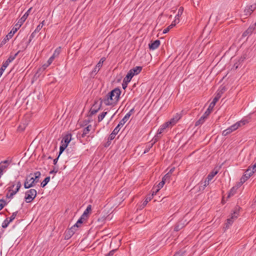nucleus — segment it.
Instances as JSON below:
<instances>
[{"label":"nucleus","mask_w":256,"mask_h":256,"mask_svg":"<svg viewBox=\"0 0 256 256\" xmlns=\"http://www.w3.org/2000/svg\"><path fill=\"white\" fill-rule=\"evenodd\" d=\"M30 10V8L29 9L27 12H26L23 16L19 20L18 22H17V26L19 25V26L18 28H17V30L18 29L20 28L22 26V25L23 24V23L25 22L26 19L27 18L28 14V12Z\"/></svg>","instance_id":"obj_14"},{"label":"nucleus","mask_w":256,"mask_h":256,"mask_svg":"<svg viewBox=\"0 0 256 256\" xmlns=\"http://www.w3.org/2000/svg\"><path fill=\"white\" fill-rule=\"evenodd\" d=\"M36 196V190L34 189H30L27 190L25 194L24 199L26 202H32Z\"/></svg>","instance_id":"obj_4"},{"label":"nucleus","mask_w":256,"mask_h":256,"mask_svg":"<svg viewBox=\"0 0 256 256\" xmlns=\"http://www.w3.org/2000/svg\"><path fill=\"white\" fill-rule=\"evenodd\" d=\"M121 91L119 88H115L105 96L102 102L106 106L116 104L120 98Z\"/></svg>","instance_id":"obj_1"},{"label":"nucleus","mask_w":256,"mask_h":256,"mask_svg":"<svg viewBox=\"0 0 256 256\" xmlns=\"http://www.w3.org/2000/svg\"><path fill=\"white\" fill-rule=\"evenodd\" d=\"M90 120H86L82 122V123L80 124L81 126H86L89 122H90Z\"/></svg>","instance_id":"obj_52"},{"label":"nucleus","mask_w":256,"mask_h":256,"mask_svg":"<svg viewBox=\"0 0 256 256\" xmlns=\"http://www.w3.org/2000/svg\"><path fill=\"white\" fill-rule=\"evenodd\" d=\"M134 108L131 109L129 112L126 114L125 116L121 120L120 124L122 123H126L128 120L129 119L130 116L134 112Z\"/></svg>","instance_id":"obj_16"},{"label":"nucleus","mask_w":256,"mask_h":256,"mask_svg":"<svg viewBox=\"0 0 256 256\" xmlns=\"http://www.w3.org/2000/svg\"><path fill=\"white\" fill-rule=\"evenodd\" d=\"M86 220V218H85V217H83V216L82 215V216L78 220L77 222L72 226H74V228L76 230L77 228L80 227V225L84 222V220Z\"/></svg>","instance_id":"obj_21"},{"label":"nucleus","mask_w":256,"mask_h":256,"mask_svg":"<svg viewBox=\"0 0 256 256\" xmlns=\"http://www.w3.org/2000/svg\"><path fill=\"white\" fill-rule=\"evenodd\" d=\"M60 52H61V48L60 46L58 48H57L55 50L52 56H54V58L57 57L58 56V55L60 54Z\"/></svg>","instance_id":"obj_33"},{"label":"nucleus","mask_w":256,"mask_h":256,"mask_svg":"<svg viewBox=\"0 0 256 256\" xmlns=\"http://www.w3.org/2000/svg\"><path fill=\"white\" fill-rule=\"evenodd\" d=\"M244 16H248L252 14L251 12L250 11V8H248V6L246 7V8L244 11Z\"/></svg>","instance_id":"obj_40"},{"label":"nucleus","mask_w":256,"mask_h":256,"mask_svg":"<svg viewBox=\"0 0 256 256\" xmlns=\"http://www.w3.org/2000/svg\"><path fill=\"white\" fill-rule=\"evenodd\" d=\"M164 180H162L156 186H154L152 188V192L153 193H154L155 195H156L157 192H158L164 186Z\"/></svg>","instance_id":"obj_12"},{"label":"nucleus","mask_w":256,"mask_h":256,"mask_svg":"<svg viewBox=\"0 0 256 256\" xmlns=\"http://www.w3.org/2000/svg\"><path fill=\"white\" fill-rule=\"evenodd\" d=\"M102 101H101L100 104H98L97 102H95L92 108H90L88 116L91 117L94 114H96L100 109Z\"/></svg>","instance_id":"obj_7"},{"label":"nucleus","mask_w":256,"mask_h":256,"mask_svg":"<svg viewBox=\"0 0 256 256\" xmlns=\"http://www.w3.org/2000/svg\"><path fill=\"white\" fill-rule=\"evenodd\" d=\"M16 217V212H13L12 215L9 217L7 218H8V221L10 222H12Z\"/></svg>","instance_id":"obj_46"},{"label":"nucleus","mask_w":256,"mask_h":256,"mask_svg":"<svg viewBox=\"0 0 256 256\" xmlns=\"http://www.w3.org/2000/svg\"><path fill=\"white\" fill-rule=\"evenodd\" d=\"M76 229L74 226H72L68 230L65 234V239L68 240L75 233Z\"/></svg>","instance_id":"obj_13"},{"label":"nucleus","mask_w":256,"mask_h":256,"mask_svg":"<svg viewBox=\"0 0 256 256\" xmlns=\"http://www.w3.org/2000/svg\"><path fill=\"white\" fill-rule=\"evenodd\" d=\"M161 138L160 134H158V132H157L156 134L154 137L152 139L153 142H152L154 144L158 141Z\"/></svg>","instance_id":"obj_36"},{"label":"nucleus","mask_w":256,"mask_h":256,"mask_svg":"<svg viewBox=\"0 0 256 256\" xmlns=\"http://www.w3.org/2000/svg\"><path fill=\"white\" fill-rule=\"evenodd\" d=\"M218 172V170L214 168L207 176L206 180H208V181H210Z\"/></svg>","instance_id":"obj_22"},{"label":"nucleus","mask_w":256,"mask_h":256,"mask_svg":"<svg viewBox=\"0 0 256 256\" xmlns=\"http://www.w3.org/2000/svg\"><path fill=\"white\" fill-rule=\"evenodd\" d=\"M26 125L27 124H20L17 128V130L23 131L26 128Z\"/></svg>","instance_id":"obj_44"},{"label":"nucleus","mask_w":256,"mask_h":256,"mask_svg":"<svg viewBox=\"0 0 256 256\" xmlns=\"http://www.w3.org/2000/svg\"><path fill=\"white\" fill-rule=\"evenodd\" d=\"M213 108H212V106H210V105L209 106L208 108L206 110L204 114L200 118V119L197 120L195 123V126H198L200 124H202L206 119L208 118V116H209L210 113L211 112V111L212 110Z\"/></svg>","instance_id":"obj_6"},{"label":"nucleus","mask_w":256,"mask_h":256,"mask_svg":"<svg viewBox=\"0 0 256 256\" xmlns=\"http://www.w3.org/2000/svg\"><path fill=\"white\" fill-rule=\"evenodd\" d=\"M16 57V53L12 52L9 58L6 60L7 62H8L9 63L11 62L12 61H13L14 60Z\"/></svg>","instance_id":"obj_32"},{"label":"nucleus","mask_w":256,"mask_h":256,"mask_svg":"<svg viewBox=\"0 0 256 256\" xmlns=\"http://www.w3.org/2000/svg\"><path fill=\"white\" fill-rule=\"evenodd\" d=\"M240 65V64H239L238 62H235L233 66V67L232 68V70H236L239 67V66Z\"/></svg>","instance_id":"obj_53"},{"label":"nucleus","mask_w":256,"mask_h":256,"mask_svg":"<svg viewBox=\"0 0 256 256\" xmlns=\"http://www.w3.org/2000/svg\"><path fill=\"white\" fill-rule=\"evenodd\" d=\"M10 222L8 221V218H6L2 224V227L3 228H6L10 224Z\"/></svg>","instance_id":"obj_47"},{"label":"nucleus","mask_w":256,"mask_h":256,"mask_svg":"<svg viewBox=\"0 0 256 256\" xmlns=\"http://www.w3.org/2000/svg\"><path fill=\"white\" fill-rule=\"evenodd\" d=\"M128 83V82H126L124 80H123L122 84V86L124 90H125L127 88Z\"/></svg>","instance_id":"obj_56"},{"label":"nucleus","mask_w":256,"mask_h":256,"mask_svg":"<svg viewBox=\"0 0 256 256\" xmlns=\"http://www.w3.org/2000/svg\"><path fill=\"white\" fill-rule=\"evenodd\" d=\"M92 126V125L89 124L86 128H85L82 131V137L84 138L88 133L90 132Z\"/></svg>","instance_id":"obj_24"},{"label":"nucleus","mask_w":256,"mask_h":256,"mask_svg":"<svg viewBox=\"0 0 256 256\" xmlns=\"http://www.w3.org/2000/svg\"><path fill=\"white\" fill-rule=\"evenodd\" d=\"M62 144L60 146V152H59L58 156H60V155L62 153V152L65 150V149L68 146L67 145H66V144H63V143H62Z\"/></svg>","instance_id":"obj_35"},{"label":"nucleus","mask_w":256,"mask_h":256,"mask_svg":"<svg viewBox=\"0 0 256 256\" xmlns=\"http://www.w3.org/2000/svg\"><path fill=\"white\" fill-rule=\"evenodd\" d=\"M44 20L42 21L40 24L36 28V30H34V32H39L40 30L42 28L43 26H44Z\"/></svg>","instance_id":"obj_39"},{"label":"nucleus","mask_w":256,"mask_h":256,"mask_svg":"<svg viewBox=\"0 0 256 256\" xmlns=\"http://www.w3.org/2000/svg\"><path fill=\"white\" fill-rule=\"evenodd\" d=\"M121 120L120 122L118 125L114 130L110 134L108 141L104 144L105 147H108L111 144V141L114 140L115 138L116 135L118 132L120 130V126H122L125 123H122L120 124Z\"/></svg>","instance_id":"obj_3"},{"label":"nucleus","mask_w":256,"mask_h":256,"mask_svg":"<svg viewBox=\"0 0 256 256\" xmlns=\"http://www.w3.org/2000/svg\"><path fill=\"white\" fill-rule=\"evenodd\" d=\"M105 58H100V60L99 62L96 65V66L98 68H100L102 66V64L104 62V61L105 60Z\"/></svg>","instance_id":"obj_41"},{"label":"nucleus","mask_w":256,"mask_h":256,"mask_svg":"<svg viewBox=\"0 0 256 256\" xmlns=\"http://www.w3.org/2000/svg\"><path fill=\"white\" fill-rule=\"evenodd\" d=\"M133 76H134L132 74V72H128L127 74L126 75V77L124 78V80L129 82L131 80Z\"/></svg>","instance_id":"obj_30"},{"label":"nucleus","mask_w":256,"mask_h":256,"mask_svg":"<svg viewBox=\"0 0 256 256\" xmlns=\"http://www.w3.org/2000/svg\"><path fill=\"white\" fill-rule=\"evenodd\" d=\"M100 68H98L96 66L95 68H94V70H92L93 71V73H94V74H96L100 70Z\"/></svg>","instance_id":"obj_61"},{"label":"nucleus","mask_w":256,"mask_h":256,"mask_svg":"<svg viewBox=\"0 0 256 256\" xmlns=\"http://www.w3.org/2000/svg\"><path fill=\"white\" fill-rule=\"evenodd\" d=\"M183 228L182 224L178 223L174 226V230L176 232H178Z\"/></svg>","instance_id":"obj_38"},{"label":"nucleus","mask_w":256,"mask_h":256,"mask_svg":"<svg viewBox=\"0 0 256 256\" xmlns=\"http://www.w3.org/2000/svg\"><path fill=\"white\" fill-rule=\"evenodd\" d=\"M32 175V174L30 173V175L26 177L28 178V184H30L32 182V180H34V176L31 177Z\"/></svg>","instance_id":"obj_54"},{"label":"nucleus","mask_w":256,"mask_h":256,"mask_svg":"<svg viewBox=\"0 0 256 256\" xmlns=\"http://www.w3.org/2000/svg\"><path fill=\"white\" fill-rule=\"evenodd\" d=\"M116 250V249H114L110 250L108 254H106L105 256H112Z\"/></svg>","instance_id":"obj_51"},{"label":"nucleus","mask_w":256,"mask_h":256,"mask_svg":"<svg viewBox=\"0 0 256 256\" xmlns=\"http://www.w3.org/2000/svg\"><path fill=\"white\" fill-rule=\"evenodd\" d=\"M72 134H66L64 138H62L61 143H63L67 146H68L69 142L71 140Z\"/></svg>","instance_id":"obj_20"},{"label":"nucleus","mask_w":256,"mask_h":256,"mask_svg":"<svg viewBox=\"0 0 256 256\" xmlns=\"http://www.w3.org/2000/svg\"><path fill=\"white\" fill-rule=\"evenodd\" d=\"M154 146V144L152 143L148 144L146 146V148L144 150V153L146 154V152H148L150 149L152 147Z\"/></svg>","instance_id":"obj_42"},{"label":"nucleus","mask_w":256,"mask_h":256,"mask_svg":"<svg viewBox=\"0 0 256 256\" xmlns=\"http://www.w3.org/2000/svg\"><path fill=\"white\" fill-rule=\"evenodd\" d=\"M154 196H156V195H155L154 193H153L152 192V194H149V195L147 196L144 202V204L146 205L147 204V203L148 202L153 198Z\"/></svg>","instance_id":"obj_29"},{"label":"nucleus","mask_w":256,"mask_h":256,"mask_svg":"<svg viewBox=\"0 0 256 256\" xmlns=\"http://www.w3.org/2000/svg\"><path fill=\"white\" fill-rule=\"evenodd\" d=\"M170 173H168L162 178V180H164L166 182L167 180H169L170 179Z\"/></svg>","instance_id":"obj_45"},{"label":"nucleus","mask_w":256,"mask_h":256,"mask_svg":"<svg viewBox=\"0 0 256 256\" xmlns=\"http://www.w3.org/2000/svg\"><path fill=\"white\" fill-rule=\"evenodd\" d=\"M226 88L225 86L222 87L218 90L216 96L210 104V106L214 108L216 102L221 98L222 94L226 92Z\"/></svg>","instance_id":"obj_5"},{"label":"nucleus","mask_w":256,"mask_h":256,"mask_svg":"<svg viewBox=\"0 0 256 256\" xmlns=\"http://www.w3.org/2000/svg\"><path fill=\"white\" fill-rule=\"evenodd\" d=\"M242 122H237L235 124L231 126L230 127L224 130L222 134V136H226L228 134H230L233 131L237 130L238 127L240 126Z\"/></svg>","instance_id":"obj_8"},{"label":"nucleus","mask_w":256,"mask_h":256,"mask_svg":"<svg viewBox=\"0 0 256 256\" xmlns=\"http://www.w3.org/2000/svg\"><path fill=\"white\" fill-rule=\"evenodd\" d=\"M160 42L158 40H156L148 44V47L150 50H154L157 48L160 45Z\"/></svg>","instance_id":"obj_15"},{"label":"nucleus","mask_w":256,"mask_h":256,"mask_svg":"<svg viewBox=\"0 0 256 256\" xmlns=\"http://www.w3.org/2000/svg\"><path fill=\"white\" fill-rule=\"evenodd\" d=\"M173 256H183V254L180 252H176Z\"/></svg>","instance_id":"obj_64"},{"label":"nucleus","mask_w":256,"mask_h":256,"mask_svg":"<svg viewBox=\"0 0 256 256\" xmlns=\"http://www.w3.org/2000/svg\"><path fill=\"white\" fill-rule=\"evenodd\" d=\"M107 113V112H104L100 114L98 116V122H101L106 116Z\"/></svg>","instance_id":"obj_37"},{"label":"nucleus","mask_w":256,"mask_h":256,"mask_svg":"<svg viewBox=\"0 0 256 256\" xmlns=\"http://www.w3.org/2000/svg\"><path fill=\"white\" fill-rule=\"evenodd\" d=\"M170 29H171V28L170 27L168 26L166 28H165L164 30H163V34H166L170 30Z\"/></svg>","instance_id":"obj_63"},{"label":"nucleus","mask_w":256,"mask_h":256,"mask_svg":"<svg viewBox=\"0 0 256 256\" xmlns=\"http://www.w3.org/2000/svg\"><path fill=\"white\" fill-rule=\"evenodd\" d=\"M62 144L60 146V152H59L58 156H60V155L62 153V152L65 150V149L68 146L67 145H66V144H63V143H62Z\"/></svg>","instance_id":"obj_34"},{"label":"nucleus","mask_w":256,"mask_h":256,"mask_svg":"<svg viewBox=\"0 0 256 256\" xmlns=\"http://www.w3.org/2000/svg\"><path fill=\"white\" fill-rule=\"evenodd\" d=\"M184 12V8L181 6L178 8V12L175 18L178 20L177 22H180V18L182 16Z\"/></svg>","instance_id":"obj_26"},{"label":"nucleus","mask_w":256,"mask_h":256,"mask_svg":"<svg viewBox=\"0 0 256 256\" xmlns=\"http://www.w3.org/2000/svg\"><path fill=\"white\" fill-rule=\"evenodd\" d=\"M240 209H241V208L238 206H236L234 207L233 212L232 214V217L233 218L236 219L238 217Z\"/></svg>","instance_id":"obj_19"},{"label":"nucleus","mask_w":256,"mask_h":256,"mask_svg":"<svg viewBox=\"0 0 256 256\" xmlns=\"http://www.w3.org/2000/svg\"><path fill=\"white\" fill-rule=\"evenodd\" d=\"M209 182L210 181H208V180H206V179L205 181L204 182V184H203V186H202V190H204L205 188L208 186V185L209 184Z\"/></svg>","instance_id":"obj_55"},{"label":"nucleus","mask_w":256,"mask_h":256,"mask_svg":"<svg viewBox=\"0 0 256 256\" xmlns=\"http://www.w3.org/2000/svg\"><path fill=\"white\" fill-rule=\"evenodd\" d=\"M92 210V208H91V206L90 205H88L86 210H84V212L83 214H82V216H83V217H85V218H86L88 219V213Z\"/></svg>","instance_id":"obj_27"},{"label":"nucleus","mask_w":256,"mask_h":256,"mask_svg":"<svg viewBox=\"0 0 256 256\" xmlns=\"http://www.w3.org/2000/svg\"><path fill=\"white\" fill-rule=\"evenodd\" d=\"M9 40L6 39V36L0 42V48L2 47L4 44H5L6 42Z\"/></svg>","instance_id":"obj_48"},{"label":"nucleus","mask_w":256,"mask_h":256,"mask_svg":"<svg viewBox=\"0 0 256 256\" xmlns=\"http://www.w3.org/2000/svg\"><path fill=\"white\" fill-rule=\"evenodd\" d=\"M16 24L14 25L12 30H10V32L6 36V37L7 40H10L11 38L14 34L16 32Z\"/></svg>","instance_id":"obj_25"},{"label":"nucleus","mask_w":256,"mask_h":256,"mask_svg":"<svg viewBox=\"0 0 256 256\" xmlns=\"http://www.w3.org/2000/svg\"><path fill=\"white\" fill-rule=\"evenodd\" d=\"M50 180V176H47L46 177L44 180L41 182L40 186L42 188H44L46 186V185L48 184V183Z\"/></svg>","instance_id":"obj_31"},{"label":"nucleus","mask_w":256,"mask_h":256,"mask_svg":"<svg viewBox=\"0 0 256 256\" xmlns=\"http://www.w3.org/2000/svg\"><path fill=\"white\" fill-rule=\"evenodd\" d=\"M6 202L3 200H0V210L4 206Z\"/></svg>","instance_id":"obj_49"},{"label":"nucleus","mask_w":256,"mask_h":256,"mask_svg":"<svg viewBox=\"0 0 256 256\" xmlns=\"http://www.w3.org/2000/svg\"><path fill=\"white\" fill-rule=\"evenodd\" d=\"M40 175L41 173L39 171L34 172V180H32V182L30 184H28V178H26V181L24 184V188H28L34 186L38 182Z\"/></svg>","instance_id":"obj_2"},{"label":"nucleus","mask_w":256,"mask_h":256,"mask_svg":"<svg viewBox=\"0 0 256 256\" xmlns=\"http://www.w3.org/2000/svg\"><path fill=\"white\" fill-rule=\"evenodd\" d=\"M55 58L54 57V56H51L49 59L47 61V62L48 63V65H50L53 62V60H54V59Z\"/></svg>","instance_id":"obj_57"},{"label":"nucleus","mask_w":256,"mask_h":256,"mask_svg":"<svg viewBox=\"0 0 256 256\" xmlns=\"http://www.w3.org/2000/svg\"><path fill=\"white\" fill-rule=\"evenodd\" d=\"M6 190H7L6 198H12L16 194V188H14V184L13 183L10 184Z\"/></svg>","instance_id":"obj_9"},{"label":"nucleus","mask_w":256,"mask_h":256,"mask_svg":"<svg viewBox=\"0 0 256 256\" xmlns=\"http://www.w3.org/2000/svg\"><path fill=\"white\" fill-rule=\"evenodd\" d=\"M178 20L176 19H175L174 22L172 23L169 26V27H170L171 28H172L174 26H176V24H178V22H177Z\"/></svg>","instance_id":"obj_59"},{"label":"nucleus","mask_w":256,"mask_h":256,"mask_svg":"<svg viewBox=\"0 0 256 256\" xmlns=\"http://www.w3.org/2000/svg\"><path fill=\"white\" fill-rule=\"evenodd\" d=\"M234 218H233L232 216L230 218H229L228 219H227L226 220V222L229 224H232L234 222Z\"/></svg>","instance_id":"obj_60"},{"label":"nucleus","mask_w":256,"mask_h":256,"mask_svg":"<svg viewBox=\"0 0 256 256\" xmlns=\"http://www.w3.org/2000/svg\"><path fill=\"white\" fill-rule=\"evenodd\" d=\"M254 170H252L250 168H248L244 172V174L240 179V183L242 184L246 182L251 176L254 173Z\"/></svg>","instance_id":"obj_10"},{"label":"nucleus","mask_w":256,"mask_h":256,"mask_svg":"<svg viewBox=\"0 0 256 256\" xmlns=\"http://www.w3.org/2000/svg\"><path fill=\"white\" fill-rule=\"evenodd\" d=\"M9 64L10 63L8 62H7V60H6L5 62H4L3 63L0 68L4 69V70L8 66Z\"/></svg>","instance_id":"obj_50"},{"label":"nucleus","mask_w":256,"mask_h":256,"mask_svg":"<svg viewBox=\"0 0 256 256\" xmlns=\"http://www.w3.org/2000/svg\"><path fill=\"white\" fill-rule=\"evenodd\" d=\"M178 20L176 19H175L174 22L172 23L169 26V27H170L171 28H172L174 26H176V24H178V22H177Z\"/></svg>","instance_id":"obj_58"},{"label":"nucleus","mask_w":256,"mask_h":256,"mask_svg":"<svg viewBox=\"0 0 256 256\" xmlns=\"http://www.w3.org/2000/svg\"><path fill=\"white\" fill-rule=\"evenodd\" d=\"M142 66H137L130 70L129 72H132V74L134 76V75L138 74L139 73H140L142 70Z\"/></svg>","instance_id":"obj_18"},{"label":"nucleus","mask_w":256,"mask_h":256,"mask_svg":"<svg viewBox=\"0 0 256 256\" xmlns=\"http://www.w3.org/2000/svg\"><path fill=\"white\" fill-rule=\"evenodd\" d=\"M180 118H181L180 115V114H176V115L174 116L173 118H171L170 121L168 122L172 126H174L178 122V120Z\"/></svg>","instance_id":"obj_17"},{"label":"nucleus","mask_w":256,"mask_h":256,"mask_svg":"<svg viewBox=\"0 0 256 256\" xmlns=\"http://www.w3.org/2000/svg\"><path fill=\"white\" fill-rule=\"evenodd\" d=\"M246 58L244 56H241L240 59L238 60V62L239 63V64H241L242 62L244 60H245Z\"/></svg>","instance_id":"obj_62"},{"label":"nucleus","mask_w":256,"mask_h":256,"mask_svg":"<svg viewBox=\"0 0 256 256\" xmlns=\"http://www.w3.org/2000/svg\"><path fill=\"white\" fill-rule=\"evenodd\" d=\"M169 125L170 124L168 123V122H166L161 126L160 128L158 130V134H160L163 133L164 130L169 126Z\"/></svg>","instance_id":"obj_23"},{"label":"nucleus","mask_w":256,"mask_h":256,"mask_svg":"<svg viewBox=\"0 0 256 256\" xmlns=\"http://www.w3.org/2000/svg\"><path fill=\"white\" fill-rule=\"evenodd\" d=\"M256 27V22L253 24L250 25L248 28L245 30L242 34V37H246V36H250L252 32L254 31Z\"/></svg>","instance_id":"obj_11"},{"label":"nucleus","mask_w":256,"mask_h":256,"mask_svg":"<svg viewBox=\"0 0 256 256\" xmlns=\"http://www.w3.org/2000/svg\"><path fill=\"white\" fill-rule=\"evenodd\" d=\"M250 8V11L252 13L256 9V3H254L252 5L247 6Z\"/></svg>","instance_id":"obj_43"},{"label":"nucleus","mask_w":256,"mask_h":256,"mask_svg":"<svg viewBox=\"0 0 256 256\" xmlns=\"http://www.w3.org/2000/svg\"><path fill=\"white\" fill-rule=\"evenodd\" d=\"M238 188L236 186L232 187L230 190L228 192V198H229L232 196H233L236 192Z\"/></svg>","instance_id":"obj_28"}]
</instances>
